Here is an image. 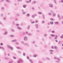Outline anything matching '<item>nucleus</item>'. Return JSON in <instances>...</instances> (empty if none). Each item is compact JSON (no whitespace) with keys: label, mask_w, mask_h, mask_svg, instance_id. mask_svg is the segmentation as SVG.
I'll return each mask as SVG.
<instances>
[{"label":"nucleus","mask_w":63,"mask_h":63,"mask_svg":"<svg viewBox=\"0 0 63 63\" xmlns=\"http://www.w3.org/2000/svg\"><path fill=\"white\" fill-rule=\"evenodd\" d=\"M7 47L8 48H9V49H11V50H14V47H12V46H11L10 45H7Z\"/></svg>","instance_id":"f257e3e1"},{"label":"nucleus","mask_w":63,"mask_h":63,"mask_svg":"<svg viewBox=\"0 0 63 63\" xmlns=\"http://www.w3.org/2000/svg\"><path fill=\"white\" fill-rule=\"evenodd\" d=\"M23 40L25 41H27L28 40V38L26 36H25Z\"/></svg>","instance_id":"f03ea898"},{"label":"nucleus","mask_w":63,"mask_h":63,"mask_svg":"<svg viewBox=\"0 0 63 63\" xmlns=\"http://www.w3.org/2000/svg\"><path fill=\"white\" fill-rule=\"evenodd\" d=\"M17 62L18 63H22L23 61L21 60H19Z\"/></svg>","instance_id":"7ed1b4c3"},{"label":"nucleus","mask_w":63,"mask_h":63,"mask_svg":"<svg viewBox=\"0 0 63 63\" xmlns=\"http://www.w3.org/2000/svg\"><path fill=\"white\" fill-rule=\"evenodd\" d=\"M49 6L50 8H52L53 7V5L52 4H49Z\"/></svg>","instance_id":"20e7f679"},{"label":"nucleus","mask_w":63,"mask_h":63,"mask_svg":"<svg viewBox=\"0 0 63 63\" xmlns=\"http://www.w3.org/2000/svg\"><path fill=\"white\" fill-rule=\"evenodd\" d=\"M8 32L7 31H6L4 33V35H7V34H8Z\"/></svg>","instance_id":"39448f33"},{"label":"nucleus","mask_w":63,"mask_h":63,"mask_svg":"<svg viewBox=\"0 0 63 63\" xmlns=\"http://www.w3.org/2000/svg\"><path fill=\"white\" fill-rule=\"evenodd\" d=\"M17 29L19 30H21V28L19 27L18 26L17 27Z\"/></svg>","instance_id":"423d86ee"},{"label":"nucleus","mask_w":63,"mask_h":63,"mask_svg":"<svg viewBox=\"0 0 63 63\" xmlns=\"http://www.w3.org/2000/svg\"><path fill=\"white\" fill-rule=\"evenodd\" d=\"M24 45L25 46H28V47L29 46V44L27 43H24Z\"/></svg>","instance_id":"0eeeda50"},{"label":"nucleus","mask_w":63,"mask_h":63,"mask_svg":"<svg viewBox=\"0 0 63 63\" xmlns=\"http://www.w3.org/2000/svg\"><path fill=\"white\" fill-rule=\"evenodd\" d=\"M36 3H37L36 1H32V3L33 4H36Z\"/></svg>","instance_id":"6e6552de"},{"label":"nucleus","mask_w":63,"mask_h":63,"mask_svg":"<svg viewBox=\"0 0 63 63\" xmlns=\"http://www.w3.org/2000/svg\"><path fill=\"white\" fill-rule=\"evenodd\" d=\"M35 26L36 28H38V25L37 24H35Z\"/></svg>","instance_id":"1a4fd4ad"},{"label":"nucleus","mask_w":63,"mask_h":63,"mask_svg":"<svg viewBox=\"0 0 63 63\" xmlns=\"http://www.w3.org/2000/svg\"><path fill=\"white\" fill-rule=\"evenodd\" d=\"M42 17L43 19H45V15H44L43 14H42Z\"/></svg>","instance_id":"9d476101"},{"label":"nucleus","mask_w":63,"mask_h":63,"mask_svg":"<svg viewBox=\"0 0 63 63\" xmlns=\"http://www.w3.org/2000/svg\"><path fill=\"white\" fill-rule=\"evenodd\" d=\"M59 23V22L58 21L55 22V24H58Z\"/></svg>","instance_id":"9b49d317"},{"label":"nucleus","mask_w":63,"mask_h":63,"mask_svg":"<svg viewBox=\"0 0 63 63\" xmlns=\"http://www.w3.org/2000/svg\"><path fill=\"white\" fill-rule=\"evenodd\" d=\"M10 36L11 37H12V38H13L15 37V35H10Z\"/></svg>","instance_id":"f8f14e48"},{"label":"nucleus","mask_w":63,"mask_h":63,"mask_svg":"<svg viewBox=\"0 0 63 63\" xmlns=\"http://www.w3.org/2000/svg\"><path fill=\"white\" fill-rule=\"evenodd\" d=\"M12 42H16V39H14L12 41Z\"/></svg>","instance_id":"ddd939ff"},{"label":"nucleus","mask_w":63,"mask_h":63,"mask_svg":"<svg viewBox=\"0 0 63 63\" xmlns=\"http://www.w3.org/2000/svg\"><path fill=\"white\" fill-rule=\"evenodd\" d=\"M44 36L45 37H47V33H45L44 34Z\"/></svg>","instance_id":"4468645a"},{"label":"nucleus","mask_w":63,"mask_h":63,"mask_svg":"<svg viewBox=\"0 0 63 63\" xmlns=\"http://www.w3.org/2000/svg\"><path fill=\"white\" fill-rule=\"evenodd\" d=\"M26 5H24L23 6V7L24 8H26Z\"/></svg>","instance_id":"2eb2a0df"},{"label":"nucleus","mask_w":63,"mask_h":63,"mask_svg":"<svg viewBox=\"0 0 63 63\" xmlns=\"http://www.w3.org/2000/svg\"><path fill=\"white\" fill-rule=\"evenodd\" d=\"M38 14H39V15H42V13L41 12H38Z\"/></svg>","instance_id":"dca6fc26"},{"label":"nucleus","mask_w":63,"mask_h":63,"mask_svg":"<svg viewBox=\"0 0 63 63\" xmlns=\"http://www.w3.org/2000/svg\"><path fill=\"white\" fill-rule=\"evenodd\" d=\"M26 16H27V17L29 16H30V14L29 13L28 14H27L26 15Z\"/></svg>","instance_id":"f3484780"},{"label":"nucleus","mask_w":63,"mask_h":63,"mask_svg":"<svg viewBox=\"0 0 63 63\" xmlns=\"http://www.w3.org/2000/svg\"><path fill=\"white\" fill-rule=\"evenodd\" d=\"M58 36L56 35L55 36V37L54 38V39H55V40L57 39V37Z\"/></svg>","instance_id":"a211bd4d"},{"label":"nucleus","mask_w":63,"mask_h":63,"mask_svg":"<svg viewBox=\"0 0 63 63\" xmlns=\"http://www.w3.org/2000/svg\"><path fill=\"white\" fill-rule=\"evenodd\" d=\"M52 15L53 16H56V14L55 13H53Z\"/></svg>","instance_id":"6ab92c4d"},{"label":"nucleus","mask_w":63,"mask_h":63,"mask_svg":"<svg viewBox=\"0 0 63 63\" xmlns=\"http://www.w3.org/2000/svg\"><path fill=\"white\" fill-rule=\"evenodd\" d=\"M33 57H34L35 58H36L37 57V55L35 54L34 55L32 56Z\"/></svg>","instance_id":"aec40b11"},{"label":"nucleus","mask_w":63,"mask_h":63,"mask_svg":"<svg viewBox=\"0 0 63 63\" xmlns=\"http://www.w3.org/2000/svg\"><path fill=\"white\" fill-rule=\"evenodd\" d=\"M46 59H47V60H50V58L48 57H46Z\"/></svg>","instance_id":"412c9836"},{"label":"nucleus","mask_w":63,"mask_h":63,"mask_svg":"<svg viewBox=\"0 0 63 63\" xmlns=\"http://www.w3.org/2000/svg\"><path fill=\"white\" fill-rule=\"evenodd\" d=\"M30 61L31 63H33V61L31 60H30Z\"/></svg>","instance_id":"4be33fe9"},{"label":"nucleus","mask_w":63,"mask_h":63,"mask_svg":"<svg viewBox=\"0 0 63 63\" xmlns=\"http://www.w3.org/2000/svg\"><path fill=\"white\" fill-rule=\"evenodd\" d=\"M32 17H33V18H35V15H33L32 16Z\"/></svg>","instance_id":"5701e85b"},{"label":"nucleus","mask_w":63,"mask_h":63,"mask_svg":"<svg viewBox=\"0 0 63 63\" xmlns=\"http://www.w3.org/2000/svg\"><path fill=\"white\" fill-rule=\"evenodd\" d=\"M55 48L56 50H58V48H57V46H55L54 47V48Z\"/></svg>","instance_id":"b1692460"},{"label":"nucleus","mask_w":63,"mask_h":63,"mask_svg":"<svg viewBox=\"0 0 63 63\" xmlns=\"http://www.w3.org/2000/svg\"><path fill=\"white\" fill-rule=\"evenodd\" d=\"M8 63H13V61H11Z\"/></svg>","instance_id":"393cba45"},{"label":"nucleus","mask_w":63,"mask_h":63,"mask_svg":"<svg viewBox=\"0 0 63 63\" xmlns=\"http://www.w3.org/2000/svg\"><path fill=\"white\" fill-rule=\"evenodd\" d=\"M50 19L51 21H53V20H54V19H53L52 18H50Z\"/></svg>","instance_id":"a878e982"},{"label":"nucleus","mask_w":63,"mask_h":63,"mask_svg":"<svg viewBox=\"0 0 63 63\" xmlns=\"http://www.w3.org/2000/svg\"><path fill=\"white\" fill-rule=\"evenodd\" d=\"M11 31H12L13 32H14V29H12L11 30Z\"/></svg>","instance_id":"bb28decb"},{"label":"nucleus","mask_w":63,"mask_h":63,"mask_svg":"<svg viewBox=\"0 0 63 63\" xmlns=\"http://www.w3.org/2000/svg\"><path fill=\"white\" fill-rule=\"evenodd\" d=\"M26 14V12L24 11V12H22V14L23 15H25Z\"/></svg>","instance_id":"cd10ccee"},{"label":"nucleus","mask_w":63,"mask_h":63,"mask_svg":"<svg viewBox=\"0 0 63 63\" xmlns=\"http://www.w3.org/2000/svg\"><path fill=\"white\" fill-rule=\"evenodd\" d=\"M49 51L50 52H53L54 51L52 50L51 49L49 50Z\"/></svg>","instance_id":"c85d7f7f"},{"label":"nucleus","mask_w":63,"mask_h":63,"mask_svg":"<svg viewBox=\"0 0 63 63\" xmlns=\"http://www.w3.org/2000/svg\"><path fill=\"white\" fill-rule=\"evenodd\" d=\"M30 25H29L28 27V28L29 30V29H30Z\"/></svg>","instance_id":"c756f323"},{"label":"nucleus","mask_w":63,"mask_h":63,"mask_svg":"<svg viewBox=\"0 0 63 63\" xmlns=\"http://www.w3.org/2000/svg\"><path fill=\"white\" fill-rule=\"evenodd\" d=\"M48 15H49V16H51V14L50 13H48Z\"/></svg>","instance_id":"7c9ffc66"},{"label":"nucleus","mask_w":63,"mask_h":63,"mask_svg":"<svg viewBox=\"0 0 63 63\" xmlns=\"http://www.w3.org/2000/svg\"><path fill=\"white\" fill-rule=\"evenodd\" d=\"M57 16L58 18H60V15H59V14H58Z\"/></svg>","instance_id":"2f4dec72"},{"label":"nucleus","mask_w":63,"mask_h":63,"mask_svg":"<svg viewBox=\"0 0 63 63\" xmlns=\"http://www.w3.org/2000/svg\"><path fill=\"white\" fill-rule=\"evenodd\" d=\"M41 23H45V21L44 20H42L41 22Z\"/></svg>","instance_id":"473e14b6"},{"label":"nucleus","mask_w":63,"mask_h":63,"mask_svg":"<svg viewBox=\"0 0 63 63\" xmlns=\"http://www.w3.org/2000/svg\"><path fill=\"white\" fill-rule=\"evenodd\" d=\"M51 24H53V22L52 21H51L50 22Z\"/></svg>","instance_id":"72a5a7b5"},{"label":"nucleus","mask_w":63,"mask_h":63,"mask_svg":"<svg viewBox=\"0 0 63 63\" xmlns=\"http://www.w3.org/2000/svg\"><path fill=\"white\" fill-rule=\"evenodd\" d=\"M56 62V63H59L60 62V61H55Z\"/></svg>","instance_id":"f704fd0d"},{"label":"nucleus","mask_w":63,"mask_h":63,"mask_svg":"<svg viewBox=\"0 0 63 63\" xmlns=\"http://www.w3.org/2000/svg\"><path fill=\"white\" fill-rule=\"evenodd\" d=\"M58 58H57V57H54V59H58Z\"/></svg>","instance_id":"c9c22d12"},{"label":"nucleus","mask_w":63,"mask_h":63,"mask_svg":"<svg viewBox=\"0 0 63 63\" xmlns=\"http://www.w3.org/2000/svg\"><path fill=\"white\" fill-rule=\"evenodd\" d=\"M55 3L56 4V0H53Z\"/></svg>","instance_id":"e433bc0d"},{"label":"nucleus","mask_w":63,"mask_h":63,"mask_svg":"<svg viewBox=\"0 0 63 63\" xmlns=\"http://www.w3.org/2000/svg\"><path fill=\"white\" fill-rule=\"evenodd\" d=\"M6 1L8 3H9V2H10V0H6Z\"/></svg>","instance_id":"4c0bfd02"},{"label":"nucleus","mask_w":63,"mask_h":63,"mask_svg":"<svg viewBox=\"0 0 63 63\" xmlns=\"http://www.w3.org/2000/svg\"><path fill=\"white\" fill-rule=\"evenodd\" d=\"M0 16H1L2 17L3 16V14L2 13L1 14Z\"/></svg>","instance_id":"58836bf2"},{"label":"nucleus","mask_w":63,"mask_h":63,"mask_svg":"<svg viewBox=\"0 0 63 63\" xmlns=\"http://www.w3.org/2000/svg\"><path fill=\"white\" fill-rule=\"evenodd\" d=\"M1 8L2 10H4V7H1Z\"/></svg>","instance_id":"ea45409f"},{"label":"nucleus","mask_w":63,"mask_h":63,"mask_svg":"<svg viewBox=\"0 0 63 63\" xmlns=\"http://www.w3.org/2000/svg\"><path fill=\"white\" fill-rule=\"evenodd\" d=\"M13 58L14 59H16V57H15V56H13Z\"/></svg>","instance_id":"a19ab883"},{"label":"nucleus","mask_w":63,"mask_h":63,"mask_svg":"<svg viewBox=\"0 0 63 63\" xmlns=\"http://www.w3.org/2000/svg\"><path fill=\"white\" fill-rule=\"evenodd\" d=\"M16 48L18 49H20V48H19L18 47H16Z\"/></svg>","instance_id":"79ce46f5"},{"label":"nucleus","mask_w":63,"mask_h":63,"mask_svg":"<svg viewBox=\"0 0 63 63\" xmlns=\"http://www.w3.org/2000/svg\"><path fill=\"white\" fill-rule=\"evenodd\" d=\"M28 35L29 36H31V35H32V34L29 33L28 34Z\"/></svg>","instance_id":"37998d69"},{"label":"nucleus","mask_w":63,"mask_h":63,"mask_svg":"<svg viewBox=\"0 0 63 63\" xmlns=\"http://www.w3.org/2000/svg\"><path fill=\"white\" fill-rule=\"evenodd\" d=\"M51 32L52 33H55V31H52Z\"/></svg>","instance_id":"c03bdc74"},{"label":"nucleus","mask_w":63,"mask_h":63,"mask_svg":"<svg viewBox=\"0 0 63 63\" xmlns=\"http://www.w3.org/2000/svg\"><path fill=\"white\" fill-rule=\"evenodd\" d=\"M0 45L1 46H2L3 45H4L3 44V43H0Z\"/></svg>","instance_id":"a18cd8bd"},{"label":"nucleus","mask_w":63,"mask_h":63,"mask_svg":"<svg viewBox=\"0 0 63 63\" xmlns=\"http://www.w3.org/2000/svg\"><path fill=\"white\" fill-rule=\"evenodd\" d=\"M35 23V22L33 21L31 22V23L32 24H33V23Z\"/></svg>","instance_id":"49530a36"},{"label":"nucleus","mask_w":63,"mask_h":63,"mask_svg":"<svg viewBox=\"0 0 63 63\" xmlns=\"http://www.w3.org/2000/svg\"><path fill=\"white\" fill-rule=\"evenodd\" d=\"M51 37H53L55 35L54 34H51Z\"/></svg>","instance_id":"de8ad7c7"},{"label":"nucleus","mask_w":63,"mask_h":63,"mask_svg":"<svg viewBox=\"0 0 63 63\" xmlns=\"http://www.w3.org/2000/svg\"><path fill=\"white\" fill-rule=\"evenodd\" d=\"M28 1L29 2V3H30V2H31V0H28Z\"/></svg>","instance_id":"09e8293b"},{"label":"nucleus","mask_w":63,"mask_h":63,"mask_svg":"<svg viewBox=\"0 0 63 63\" xmlns=\"http://www.w3.org/2000/svg\"><path fill=\"white\" fill-rule=\"evenodd\" d=\"M23 56H25V55H26V54L25 53H24L23 54Z\"/></svg>","instance_id":"8fccbe9b"},{"label":"nucleus","mask_w":63,"mask_h":63,"mask_svg":"<svg viewBox=\"0 0 63 63\" xmlns=\"http://www.w3.org/2000/svg\"><path fill=\"white\" fill-rule=\"evenodd\" d=\"M16 45H19V43L18 42H16Z\"/></svg>","instance_id":"3c124183"},{"label":"nucleus","mask_w":63,"mask_h":63,"mask_svg":"<svg viewBox=\"0 0 63 63\" xmlns=\"http://www.w3.org/2000/svg\"><path fill=\"white\" fill-rule=\"evenodd\" d=\"M4 58H5L6 60H8V59L6 57H4Z\"/></svg>","instance_id":"603ef678"},{"label":"nucleus","mask_w":63,"mask_h":63,"mask_svg":"<svg viewBox=\"0 0 63 63\" xmlns=\"http://www.w3.org/2000/svg\"><path fill=\"white\" fill-rule=\"evenodd\" d=\"M32 44H35V41H32Z\"/></svg>","instance_id":"864d4df0"},{"label":"nucleus","mask_w":63,"mask_h":63,"mask_svg":"<svg viewBox=\"0 0 63 63\" xmlns=\"http://www.w3.org/2000/svg\"><path fill=\"white\" fill-rule=\"evenodd\" d=\"M16 16H19V14H17Z\"/></svg>","instance_id":"5fc2aeb1"},{"label":"nucleus","mask_w":63,"mask_h":63,"mask_svg":"<svg viewBox=\"0 0 63 63\" xmlns=\"http://www.w3.org/2000/svg\"><path fill=\"white\" fill-rule=\"evenodd\" d=\"M26 3H29V1H26Z\"/></svg>","instance_id":"6e6d98bb"},{"label":"nucleus","mask_w":63,"mask_h":63,"mask_svg":"<svg viewBox=\"0 0 63 63\" xmlns=\"http://www.w3.org/2000/svg\"><path fill=\"white\" fill-rule=\"evenodd\" d=\"M16 26H19V24H16Z\"/></svg>","instance_id":"4d7b16f0"},{"label":"nucleus","mask_w":63,"mask_h":63,"mask_svg":"<svg viewBox=\"0 0 63 63\" xmlns=\"http://www.w3.org/2000/svg\"><path fill=\"white\" fill-rule=\"evenodd\" d=\"M45 39H44V38H43L42 39V41H44Z\"/></svg>","instance_id":"13d9d810"},{"label":"nucleus","mask_w":63,"mask_h":63,"mask_svg":"<svg viewBox=\"0 0 63 63\" xmlns=\"http://www.w3.org/2000/svg\"><path fill=\"white\" fill-rule=\"evenodd\" d=\"M27 59H29V56H27Z\"/></svg>","instance_id":"bf43d9fd"},{"label":"nucleus","mask_w":63,"mask_h":63,"mask_svg":"<svg viewBox=\"0 0 63 63\" xmlns=\"http://www.w3.org/2000/svg\"><path fill=\"white\" fill-rule=\"evenodd\" d=\"M14 5L15 6H17V4L16 3H15Z\"/></svg>","instance_id":"052dcab7"},{"label":"nucleus","mask_w":63,"mask_h":63,"mask_svg":"<svg viewBox=\"0 0 63 63\" xmlns=\"http://www.w3.org/2000/svg\"><path fill=\"white\" fill-rule=\"evenodd\" d=\"M37 32H40V31L39 30H37Z\"/></svg>","instance_id":"680f3d73"},{"label":"nucleus","mask_w":63,"mask_h":63,"mask_svg":"<svg viewBox=\"0 0 63 63\" xmlns=\"http://www.w3.org/2000/svg\"><path fill=\"white\" fill-rule=\"evenodd\" d=\"M7 18H6V17H5L4 18V20H6Z\"/></svg>","instance_id":"e2e57ef3"},{"label":"nucleus","mask_w":63,"mask_h":63,"mask_svg":"<svg viewBox=\"0 0 63 63\" xmlns=\"http://www.w3.org/2000/svg\"><path fill=\"white\" fill-rule=\"evenodd\" d=\"M38 63H42L40 61H39L38 62Z\"/></svg>","instance_id":"0e129e2a"},{"label":"nucleus","mask_w":63,"mask_h":63,"mask_svg":"<svg viewBox=\"0 0 63 63\" xmlns=\"http://www.w3.org/2000/svg\"><path fill=\"white\" fill-rule=\"evenodd\" d=\"M18 53H21L19 51H18Z\"/></svg>","instance_id":"69168bd1"},{"label":"nucleus","mask_w":63,"mask_h":63,"mask_svg":"<svg viewBox=\"0 0 63 63\" xmlns=\"http://www.w3.org/2000/svg\"><path fill=\"white\" fill-rule=\"evenodd\" d=\"M61 18L62 19H63V16H61Z\"/></svg>","instance_id":"338daca9"},{"label":"nucleus","mask_w":63,"mask_h":63,"mask_svg":"<svg viewBox=\"0 0 63 63\" xmlns=\"http://www.w3.org/2000/svg\"><path fill=\"white\" fill-rule=\"evenodd\" d=\"M61 23L63 24V21H62Z\"/></svg>","instance_id":"774afa93"}]
</instances>
